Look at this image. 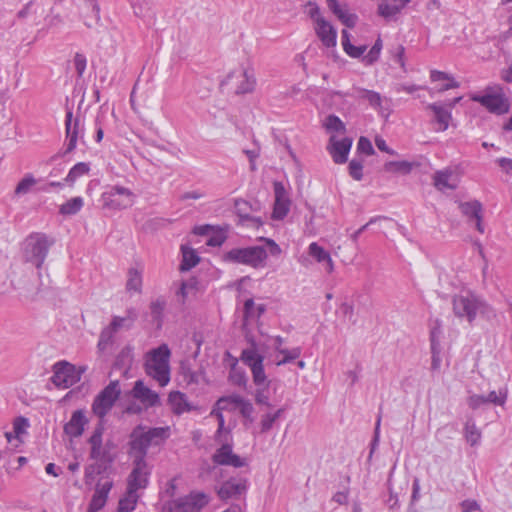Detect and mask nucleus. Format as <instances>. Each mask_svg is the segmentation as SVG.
I'll return each instance as SVG.
<instances>
[{"label":"nucleus","mask_w":512,"mask_h":512,"mask_svg":"<svg viewBox=\"0 0 512 512\" xmlns=\"http://www.w3.org/2000/svg\"><path fill=\"white\" fill-rule=\"evenodd\" d=\"M170 356L171 351L167 344H161L146 355L145 372L157 381L161 387L166 386L170 381Z\"/></svg>","instance_id":"f03ea898"},{"label":"nucleus","mask_w":512,"mask_h":512,"mask_svg":"<svg viewBox=\"0 0 512 512\" xmlns=\"http://www.w3.org/2000/svg\"><path fill=\"white\" fill-rule=\"evenodd\" d=\"M104 425L103 423H97L92 435L88 439V443L91 446L90 449V459L92 460H106L107 452L103 448L102 436L104 433Z\"/></svg>","instance_id":"a211bd4d"},{"label":"nucleus","mask_w":512,"mask_h":512,"mask_svg":"<svg viewBox=\"0 0 512 512\" xmlns=\"http://www.w3.org/2000/svg\"><path fill=\"white\" fill-rule=\"evenodd\" d=\"M132 395L146 407H155L160 404L158 393L145 386L142 380L135 382Z\"/></svg>","instance_id":"6ab92c4d"},{"label":"nucleus","mask_w":512,"mask_h":512,"mask_svg":"<svg viewBox=\"0 0 512 512\" xmlns=\"http://www.w3.org/2000/svg\"><path fill=\"white\" fill-rule=\"evenodd\" d=\"M212 461L218 465H226L232 466L235 468H240L247 465V462L244 458H241L239 455L233 453L232 445L229 443H224L219 447L212 456Z\"/></svg>","instance_id":"ddd939ff"},{"label":"nucleus","mask_w":512,"mask_h":512,"mask_svg":"<svg viewBox=\"0 0 512 512\" xmlns=\"http://www.w3.org/2000/svg\"><path fill=\"white\" fill-rule=\"evenodd\" d=\"M243 80L237 86L236 93L237 94H246L250 93L254 90L256 80L253 75H250L247 70H243L242 72Z\"/></svg>","instance_id":"ea45409f"},{"label":"nucleus","mask_w":512,"mask_h":512,"mask_svg":"<svg viewBox=\"0 0 512 512\" xmlns=\"http://www.w3.org/2000/svg\"><path fill=\"white\" fill-rule=\"evenodd\" d=\"M276 351L282 355H284L283 359L277 362V365H284L286 363H289L301 355V348L295 347L292 349H285V348H279V346L276 347Z\"/></svg>","instance_id":"a18cd8bd"},{"label":"nucleus","mask_w":512,"mask_h":512,"mask_svg":"<svg viewBox=\"0 0 512 512\" xmlns=\"http://www.w3.org/2000/svg\"><path fill=\"white\" fill-rule=\"evenodd\" d=\"M367 49V46L366 45H362V46H354L352 44L348 45L346 48H344L343 50L352 58H359L361 57L364 52L366 51Z\"/></svg>","instance_id":"680f3d73"},{"label":"nucleus","mask_w":512,"mask_h":512,"mask_svg":"<svg viewBox=\"0 0 512 512\" xmlns=\"http://www.w3.org/2000/svg\"><path fill=\"white\" fill-rule=\"evenodd\" d=\"M327 6L342 24L348 28L355 27L358 16L350 13L346 4L341 5L338 0H327Z\"/></svg>","instance_id":"4be33fe9"},{"label":"nucleus","mask_w":512,"mask_h":512,"mask_svg":"<svg viewBox=\"0 0 512 512\" xmlns=\"http://www.w3.org/2000/svg\"><path fill=\"white\" fill-rule=\"evenodd\" d=\"M382 50V40L378 38L374 45L371 47L367 55L363 57V61L366 65H372L376 62L380 56Z\"/></svg>","instance_id":"de8ad7c7"},{"label":"nucleus","mask_w":512,"mask_h":512,"mask_svg":"<svg viewBox=\"0 0 512 512\" xmlns=\"http://www.w3.org/2000/svg\"><path fill=\"white\" fill-rule=\"evenodd\" d=\"M352 146V139L345 137L341 140L336 139L335 136H331L329 139V145L327 147L329 153L332 156L333 161L336 164H343L348 159V154Z\"/></svg>","instance_id":"2eb2a0df"},{"label":"nucleus","mask_w":512,"mask_h":512,"mask_svg":"<svg viewBox=\"0 0 512 512\" xmlns=\"http://www.w3.org/2000/svg\"><path fill=\"white\" fill-rule=\"evenodd\" d=\"M413 164L408 161H389L384 164V170L391 173L409 174Z\"/></svg>","instance_id":"4c0bfd02"},{"label":"nucleus","mask_w":512,"mask_h":512,"mask_svg":"<svg viewBox=\"0 0 512 512\" xmlns=\"http://www.w3.org/2000/svg\"><path fill=\"white\" fill-rule=\"evenodd\" d=\"M28 426V421L24 417H18L14 420L13 428L15 434L18 436L24 432V428Z\"/></svg>","instance_id":"774afa93"},{"label":"nucleus","mask_w":512,"mask_h":512,"mask_svg":"<svg viewBox=\"0 0 512 512\" xmlns=\"http://www.w3.org/2000/svg\"><path fill=\"white\" fill-rule=\"evenodd\" d=\"M355 90L359 93V97L366 99L371 106L380 107L381 106V95L378 92L367 90L364 88H355Z\"/></svg>","instance_id":"c03bdc74"},{"label":"nucleus","mask_w":512,"mask_h":512,"mask_svg":"<svg viewBox=\"0 0 512 512\" xmlns=\"http://www.w3.org/2000/svg\"><path fill=\"white\" fill-rule=\"evenodd\" d=\"M181 374L184 381L189 384H198L200 379L203 377L202 372L193 371L189 366L184 363L181 364Z\"/></svg>","instance_id":"49530a36"},{"label":"nucleus","mask_w":512,"mask_h":512,"mask_svg":"<svg viewBox=\"0 0 512 512\" xmlns=\"http://www.w3.org/2000/svg\"><path fill=\"white\" fill-rule=\"evenodd\" d=\"M464 436L466 441L471 445L475 446L479 444L481 440V431L477 428L475 422L471 419L467 420L464 426Z\"/></svg>","instance_id":"c9c22d12"},{"label":"nucleus","mask_w":512,"mask_h":512,"mask_svg":"<svg viewBox=\"0 0 512 512\" xmlns=\"http://www.w3.org/2000/svg\"><path fill=\"white\" fill-rule=\"evenodd\" d=\"M83 206V199L81 197H74L61 205L60 213L63 215H74L81 210Z\"/></svg>","instance_id":"a19ab883"},{"label":"nucleus","mask_w":512,"mask_h":512,"mask_svg":"<svg viewBox=\"0 0 512 512\" xmlns=\"http://www.w3.org/2000/svg\"><path fill=\"white\" fill-rule=\"evenodd\" d=\"M227 235L225 231L219 229V230H213L212 233L209 235L206 244L211 247H220L226 240Z\"/></svg>","instance_id":"603ef678"},{"label":"nucleus","mask_w":512,"mask_h":512,"mask_svg":"<svg viewBox=\"0 0 512 512\" xmlns=\"http://www.w3.org/2000/svg\"><path fill=\"white\" fill-rule=\"evenodd\" d=\"M88 422L89 421L85 415L84 410H75L72 413L70 420L64 425V432L70 437H80L83 434L84 428Z\"/></svg>","instance_id":"aec40b11"},{"label":"nucleus","mask_w":512,"mask_h":512,"mask_svg":"<svg viewBox=\"0 0 512 512\" xmlns=\"http://www.w3.org/2000/svg\"><path fill=\"white\" fill-rule=\"evenodd\" d=\"M471 99L475 102L480 103L489 112L502 115L509 111L508 99L503 93H485L484 95H474Z\"/></svg>","instance_id":"9d476101"},{"label":"nucleus","mask_w":512,"mask_h":512,"mask_svg":"<svg viewBox=\"0 0 512 512\" xmlns=\"http://www.w3.org/2000/svg\"><path fill=\"white\" fill-rule=\"evenodd\" d=\"M181 251H182L183 259L180 264V269L182 271H188V270L192 269L200 261V258L194 249L187 247L185 245H182Z\"/></svg>","instance_id":"72a5a7b5"},{"label":"nucleus","mask_w":512,"mask_h":512,"mask_svg":"<svg viewBox=\"0 0 512 512\" xmlns=\"http://www.w3.org/2000/svg\"><path fill=\"white\" fill-rule=\"evenodd\" d=\"M133 358V347L127 345L117 355L114 366L127 372L132 365Z\"/></svg>","instance_id":"7c9ffc66"},{"label":"nucleus","mask_w":512,"mask_h":512,"mask_svg":"<svg viewBox=\"0 0 512 512\" xmlns=\"http://www.w3.org/2000/svg\"><path fill=\"white\" fill-rule=\"evenodd\" d=\"M315 32L326 47L330 48L336 45L337 32L325 18L317 19Z\"/></svg>","instance_id":"393cba45"},{"label":"nucleus","mask_w":512,"mask_h":512,"mask_svg":"<svg viewBox=\"0 0 512 512\" xmlns=\"http://www.w3.org/2000/svg\"><path fill=\"white\" fill-rule=\"evenodd\" d=\"M453 171L450 169L436 171L433 176V183L436 189L444 191L445 189L455 190L457 188L456 182H451Z\"/></svg>","instance_id":"cd10ccee"},{"label":"nucleus","mask_w":512,"mask_h":512,"mask_svg":"<svg viewBox=\"0 0 512 512\" xmlns=\"http://www.w3.org/2000/svg\"><path fill=\"white\" fill-rule=\"evenodd\" d=\"M357 151L366 155H372L375 153L371 141L366 137L359 138L357 143Z\"/></svg>","instance_id":"4d7b16f0"},{"label":"nucleus","mask_w":512,"mask_h":512,"mask_svg":"<svg viewBox=\"0 0 512 512\" xmlns=\"http://www.w3.org/2000/svg\"><path fill=\"white\" fill-rule=\"evenodd\" d=\"M227 402H232L235 405V407L239 409L240 414L249 422L254 421V418L252 416L254 412V407L249 400L244 399L242 396L237 394L223 396L217 400L218 409H228V406L226 405Z\"/></svg>","instance_id":"4468645a"},{"label":"nucleus","mask_w":512,"mask_h":512,"mask_svg":"<svg viewBox=\"0 0 512 512\" xmlns=\"http://www.w3.org/2000/svg\"><path fill=\"white\" fill-rule=\"evenodd\" d=\"M268 386H269L268 384L262 385V386H257L258 388L256 389V392H255V401L259 405H265L267 407H271V403L269 402V396L267 393Z\"/></svg>","instance_id":"6e6d98bb"},{"label":"nucleus","mask_w":512,"mask_h":512,"mask_svg":"<svg viewBox=\"0 0 512 512\" xmlns=\"http://www.w3.org/2000/svg\"><path fill=\"white\" fill-rule=\"evenodd\" d=\"M127 291L141 293L142 291V272L136 268L128 270V279L126 283Z\"/></svg>","instance_id":"f704fd0d"},{"label":"nucleus","mask_w":512,"mask_h":512,"mask_svg":"<svg viewBox=\"0 0 512 512\" xmlns=\"http://www.w3.org/2000/svg\"><path fill=\"white\" fill-rule=\"evenodd\" d=\"M487 403H492L494 405L503 406L507 399V391L499 390V392L491 391L487 396H485Z\"/></svg>","instance_id":"864d4df0"},{"label":"nucleus","mask_w":512,"mask_h":512,"mask_svg":"<svg viewBox=\"0 0 512 512\" xmlns=\"http://www.w3.org/2000/svg\"><path fill=\"white\" fill-rule=\"evenodd\" d=\"M113 487V481L106 480L104 482L99 481L95 488V493L92 496V499L89 503L87 512H98L100 511L106 504L108 499V494Z\"/></svg>","instance_id":"f3484780"},{"label":"nucleus","mask_w":512,"mask_h":512,"mask_svg":"<svg viewBox=\"0 0 512 512\" xmlns=\"http://www.w3.org/2000/svg\"><path fill=\"white\" fill-rule=\"evenodd\" d=\"M104 206L114 210L129 208L135 200L134 193L123 186L114 185L102 194Z\"/></svg>","instance_id":"6e6552de"},{"label":"nucleus","mask_w":512,"mask_h":512,"mask_svg":"<svg viewBox=\"0 0 512 512\" xmlns=\"http://www.w3.org/2000/svg\"><path fill=\"white\" fill-rule=\"evenodd\" d=\"M89 170L90 167L87 163L79 162L70 169L65 181L68 183H74L77 178L87 174Z\"/></svg>","instance_id":"37998d69"},{"label":"nucleus","mask_w":512,"mask_h":512,"mask_svg":"<svg viewBox=\"0 0 512 512\" xmlns=\"http://www.w3.org/2000/svg\"><path fill=\"white\" fill-rule=\"evenodd\" d=\"M268 254L262 246L237 247L232 248L222 254L221 259L229 264L247 265L252 268L264 267Z\"/></svg>","instance_id":"7ed1b4c3"},{"label":"nucleus","mask_w":512,"mask_h":512,"mask_svg":"<svg viewBox=\"0 0 512 512\" xmlns=\"http://www.w3.org/2000/svg\"><path fill=\"white\" fill-rule=\"evenodd\" d=\"M273 187L275 203L272 217L276 220H282L287 216L290 210L291 201L282 182L275 181L273 183Z\"/></svg>","instance_id":"f8f14e48"},{"label":"nucleus","mask_w":512,"mask_h":512,"mask_svg":"<svg viewBox=\"0 0 512 512\" xmlns=\"http://www.w3.org/2000/svg\"><path fill=\"white\" fill-rule=\"evenodd\" d=\"M246 489V479L231 478L222 484V486L218 490V495L221 499L226 500L232 497L240 496L246 491Z\"/></svg>","instance_id":"b1692460"},{"label":"nucleus","mask_w":512,"mask_h":512,"mask_svg":"<svg viewBox=\"0 0 512 512\" xmlns=\"http://www.w3.org/2000/svg\"><path fill=\"white\" fill-rule=\"evenodd\" d=\"M324 126L329 131L345 132L346 127L343 121L336 115H329L324 123Z\"/></svg>","instance_id":"8fccbe9b"},{"label":"nucleus","mask_w":512,"mask_h":512,"mask_svg":"<svg viewBox=\"0 0 512 512\" xmlns=\"http://www.w3.org/2000/svg\"><path fill=\"white\" fill-rule=\"evenodd\" d=\"M138 498L136 492L130 493V489L127 488L125 496L119 500L118 512H132L136 507Z\"/></svg>","instance_id":"e433bc0d"},{"label":"nucleus","mask_w":512,"mask_h":512,"mask_svg":"<svg viewBox=\"0 0 512 512\" xmlns=\"http://www.w3.org/2000/svg\"><path fill=\"white\" fill-rule=\"evenodd\" d=\"M36 184V180L32 175H26L16 186L15 194L23 195L30 191L31 187Z\"/></svg>","instance_id":"3c124183"},{"label":"nucleus","mask_w":512,"mask_h":512,"mask_svg":"<svg viewBox=\"0 0 512 512\" xmlns=\"http://www.w3.org/2000/svg\"><path fill=\"white\" fill-rule=\"evenodd\" d=\"M168 402L175 414H182L190 411L192 408L187 401L186 395L180 391H172L169 393Z\"/></svg>","instance_id":"c85d7f7f"},{"label":"nucleus","mask_w":512,"mask_h":512,"mask_svg":"<svg viewBox=\"0 0 512 512\" xmlns=\"http://www.w3.org/2000/svg\"><path fill=\"white\" fill-rule=\"evenodd\" d=\"M410 0H387L378 5V14L387 20L394 19Z\"/></svg>","instance_id":"a878e982"},{"label":"nucleus","mask_w":512,"mask_h":512,"mask_svg":"<svg viewBox=\"0 0 512 512\" xmlns=\"http://www.w3.org/2000/svg\"><path fill=\"white\" fill-rule=\"evenodd\" d=\"M120 395V383L118 380H113L95 396L91 410L98 417V423L105 425V417L112 410Z\"/></svg>","instance_id":"423d86ee"},{"label":"nucleus","mask_w":512,"mask_h":512,"mask_svg":"<svg viewBox=\"0 0 512 512\" xmlns=\"http://www.w3.org/2000/svg\"><path fill=\"white\" fill-rule=\"evenodd\" d=\"M459 209L469 222L475 221V227L480 233H484L483 206L478 200L460 202Z\"/></svg>","instance_id":"dca6fc26"},{"label":"nucleus","mask_w":512,"mask_h":512,"mask_svg":"<svg viewBox=\"0 0 512 512\" xmlns=\"http://www.w3.org/2000/svg\"><path fill=\"white\" fill-rule=\"evenodd\" d=\"M168 428L155 427L144 431L142 425L136 426L131 434L129 441L128 454L133 461L146 462L148 448L152 445L158 446L167 437Z\"/></svg>","instance_id":"f257e3e1"},{"label":"nucleus","mask_w":512,"mask_h":512,"mask_svg":"<svg viewBox=\"0 0 512 512\" xmlns=\"http://www.w3.org/2000/svg\"><path fill=\"white\" fill-rule=\"evenodd\" d=\"M167 302L164 297L160 296L150 303V315L157 327L160 328L163 322V312L166 308Z\"/></svg>","instance_id":"2f4dec72"},{"label":"nucleus","mask_w":512,"mask_h":512,"mask_svg":"<svg viewBox=\"0 0 512 512\" xmlns=\"http://www.w3.org/2000/svg\"><path fill=\"white\" fill-rule=\"evenodd\" d=\"M275 421L271 413L263 415L260 422L261 433H267L273 427Z\"/></svg>","instance_id":"0e129e2a"},{"label":"nucleus","mask_w":512,"mask_h":512,"mask_svg":"<svg viewBox=\"0 0 512 512\" xmlns=\"http://www.w3.org/2000/svg\"><path fill=\"white\" fill-rule=\"evenodd\" d=\"M452 306L455 316L466 318L469 323L476 319L478 313L484 314L489 310L488 304L471 292L453 296Z\"/></svg>","instance_id":"39448f33"},{"label":"nucleus","mask_w":512,"mask_h":512,"mask_svg":"<svg viewBox=\"0 0 512 512\" xmlns=\"http://www.w3.org/2000/svg\"><path fill=\"white\" fill-rule=\"evenodd\" d=\"M250 369L253 376V382L256 386H262L266 384L269 385V382L266 381V374L264 371L262 359H258L256 364L253 363Z\"/></svg>","instance_id":"58836bf2"},{"label":"nucleus","mask_w":512,"mask_h":512,"mask_svg":"<svg viewBox=\"0 0 512 512\" xmlns=\"http://www.w3.org/2000/svg\"><path fill=\"white\" fill-rule=\"evenodd\" d=\"M467 403L471 409L476 410L480 406L487 404V400L483 395L474 394L468 398Z\"/></svg>","instance_id":"e2e57ef3"},{"label":"nucleus","mask_w":512,"mask_h":512,"mask_svg":"<svg viewBox=\"0 0 512 512\" xmlns=\"http://www.w3.org/2000/svg\"><path fill=\"white\" fill-rule=\"evenodd\" d=\"M387 219L384 216H375L372 217L365 225L361 226L358 230H356L353 234H351V240L356 243L358 240V237L372 224L376 223L379 220Z\"/></svg>","instance_id":"bf43d9fd"},{"label":"nucleus","mask_w":512,"mask_h":512,"mask_svg":"<svg viewBox=\"0 0 512 512\" xmlns=\"http://www.w3.org/2000/svg\"><path fill=\"white\" fill-rule=\"evenodd\" d=\"M260 240L266 243L269 253L272 256H279L281 254L282 250L280 246L273 239L261 237Z\"/></svg>","instance_id":"69168bd1"},{"label":"nucleus","mask_w":512,"mask_h":512,"mask_svg":"<svg viewBox=\"0 0 512 512\" xmlns=\"http://www.w3.org/2000/svg\"><path fill=\"white\" fill-rule=\"evenodd\" d=\"M209 502L208 496L201 492L190 494L167 501L162 512H200Z\"/></svg>","instance_id":"0eeeda50"},{"label":"nucleus","mask_w":512,"mask_h":512,"mask_svg":"<svg viewBox=\"0 0 512 512\" xmlns=\"http://www.w3.org/2000/svg\"><path fill=\"white\" fill-rule=\"evenodd\" d=\"M348 168L349 174L354 180L360 181L363 178V163L361 160L352 159Z\"/></svg>","instance_id":"5fc2aeb1"},{"label":"nucleus","mask_w":512,"mask_h":512,"mask_svg":"<svg viewBox=\"0 0 512 512\" xmlns=\"http://www.w3.org/2000/svg\"><path fill=\"white\" fill-rule=\"evenodd\" d=\"M115 333L116 332L113 329H111L109 325L101 331L99 341L97 344V348L99 351H105L108 348V346H110L113 343Z\"/></svg>","instance_id":"79ce46f5"},{"label":"nucleus","mask_w":512,"mask_h":512,"mask_svg":"<svg viewBox=\"0 0 512 512\" xmlns=\"http://www.w3.org/2000/svg\"><path fill=\"white\" fill-rule=\"evenodd\" d=\"M405 48L402 45H398L394 51H392V57L395 62H397L402 70L406 72V64H405Z\"/></svg>","instance_id":"13d9d810"},{"label":"nucleus","mask_w":512,"mask_h":512,"mask_svg":"<svg viewBox=\"0 0 512 512\" xmlns=\"http://www.w3.org/2000/svg\"><path fill=\"white\" fill-rule=\"evenodd\" d=\"M462 512H474L480 510V505L476 500L466 499L460 503Z\"/></svg>","instance_id":"338daca9"},{"label":"nucleus","mask_w":512,"mask_h":512,"mask_svg":"<svg viewBox=\"0 0 512 512\" xmlns=\"http://www.w3.org/2000/svg\"><path fill=\"white\" fill-rule=\"evenodd\" d=\"M250 206L249 203L245 200L239 199L235 201V209L237 215L244 221H249L252 223V226L259 227L263 224L259 217H252L249 215L248 210Z\"/></svg>","instance_id":"473e14b6"},{"label":"nucleus","mask_w":512,"mask_h":512,"mask_svg":"<svg viewBox=\"0 0 512 512\" xmlns=\"http://www.w3.org/2000/svg\"><path fill=\"white\" fill-rule=\"evenodd\" d=\"M426 109L433 112V121L438 125L436 131L443 132L448 129L452 115L445 105L440 102L431 103L427 105Z\"/></svg>","instance_id":"5701e85b"},{"label":"nucleus","mask_w":512,"mask_h":512,"mask_svg":"<svg viewBox=\"0 0 512 512\" xmlns=\"http://www.w3.org/2000/svg\"><path fill=\"white\" fill-rule=\"evenodd\" d=\"M74 66L78 77H82L86 69V57L81 53H76L74 56Z\"/></svg>","instance_id":"052dcab7"},{"label":"nucleus","mask_w":512,"mask_h":512,"mask_svg":"<svg viewBox=\"0 0 512 512\" xmlns=\"http://www.w3.org/2000/svg\"><path fill=\"white\" fill-rule=\"evenodd\" d=\"M258 359H262V361H263L264 357L262 355H260L259 353H257L254 346L251 348H248V349H244L242 351L241 360L247 366L251 367L253 365V363L256 364Z\"/></svg>","instance_id":"09e8293b"},{"label":"nucleus","mask_w":512,"mask_h":512,"mask_svg":"<svg viewBox=\"0 0 512 512\" xmlns=\"http://www.w3.org/2000/svg\"><path fill=\"white\" fill-rule=\"evenodd\" d=\"M81 372L66 361H59L53 366L52 383L58 388H69L80 381Z\"/></svg>","instance_id":"1a4fd4ad"},{"label":"nucleus","mask_w":512,"mask_h":512,"mask_svg":"<svg viewBox=\"0 0 512 512\" xmlns=\"http://www.w3.org/2000/svg\"><path fill=\"white\" fill-rule=\"evenodd\" d=\"M53 243L54 241L50 240L43 233H33L29 235L24 242V262L31 264L38 270L41 269Z\"/></svg>","instance_id":"20e7f679"},{"label":"nucleus","mask_w":512,"mask_h":512,"mask_svg":"<svg viewBox=\"0 0 512 512\" xmlns=\"http://www.w3.org/2000/svg\"><path fill=\"white\" fill-rule=\"evenodd\" d=\"M309 255L313 257L317 262L325 264V269L328 273L333 271V261L332 258L323 247L319 246L316 242H313L309 245L308 248Z\"/></svg>","instance_id":"bb28decb"},{"label":"nucleus","mask_w":512,"mask_h":512,"mask_svg":"<svg viewBox=\"0 0 512 512\" xmlns=\"http://www.w3.org/2000/svg\"><path fill=\"white\" fill-rule=\"evenodd\" d=\"M126 313H127V315L125 317H120V316L113 317L109 326L115 332H117L121 328L130 329L133 326V324L137 318V314H136L135 310L128 309Z\"/></svg>","instance_id":"c756f323"},{"label":"nucleus","mask_w":512,"mask_h":512,"mask_svg":"<svg viewBox=\"0 0 512 512\" xmlns=\"http://www.w3.org/2000/svg\"><path fill=\"white\" fill-rule=\"evenodd\" d=\"M65 126L68 143L64 153L68 154L76 148L78 135L82 131L79 118L73 120V114L70 110L66 113Z\"/></svg>","instance_id":"412c9836"},{"label":"nucleus","mask_w":512,"mask_h":512,"mask_svg":"<svg viewBox=\"0 0 512 512\" xmlns=\"http://www.w3.org/2000/svg\"><path fill=\"white\" fill-rule=\"evenodd\" d=\"M150 469L147 462L133 461V469L127 479V488L130 493L145 489L149 483Z\"/></svg>","instance_id":"9b49d317"}]
</instances>
